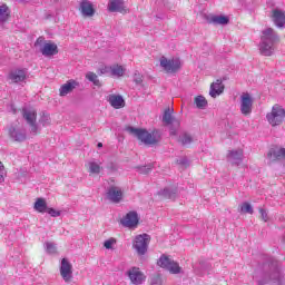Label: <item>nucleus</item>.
Returning <instances> with one entry per match:
<instances>
[{
	"mask_svg": "<svg viewBox=\"0 0 285 285\" xmlns=\"http://www.w3.org/2000/svg\"><path fill=\"white\" fill-rule=\"evenodd\" d=\"M173 112H175V109L168 107L165 109L163 114V122H165L166 126L169 127V132L173 137H177V131L179 130L181 122L179 119H177L175 116H173Z\"/></svg>",
	"mask_w": 285,
	"mask_h": 285,
	"instance_id": "20e7f679",
	"label": "nucleus"
},
{
	"mask_svg": "<svg viewBox=\"0 0 285 285\" xmlns=\"http://www.w3.org/2000/svg\"><path fill=\"white\" fill-rule=\"evenodd\" d=\"M240 112L245 115V117L253 112V97H250L248 92H244L240 96Z\"/></svg>",
	"mask_w": 285,
	"mask_h": 285,
	"instance_id": "ddd939ff",
	"label": "nucleus"
},
{
	"mask_svg": "<svg viewBox=\"0 0 285 285\" xmlns=\"http://www.w3.org/2000/svg\"><path fill=\"white\" fill-rule=\"evenodd\" d=\"M10 17V9L8 4L0 6V21L6 22Z\"/></svg>",
	"mask_w": 285,
	"mask_h": 285,
	"instance_id": "7c9ffc66",
	"label": "nucleus"
},
{
	"mask_svg": "<svg viewBox=\"0 0 285 285\" xmlns=\"http://www.w3.org/2000/svg\"><path fill=\"white\" fill-rule=\"evenodd\" d=\"M0 175H2L3 177H6V169L3 167V163L0 161Z\"/></svg>",
	"mask_w": 285,
	"mask_h": 285,
	"instance_id": "49530a36",
	"label": "nucleus"
},
{
	"mask_svg": "<svg viewBox=\"0 0 285 285\" xmlns=\"http://www.w3.org/2000/svg\"><path fill=\"white\" fill-rule=\"evenodd\" d=\"M46 249L50 255H55V253H57V246H55V243H46Z\"/></svg>",
	"mask_w": 285,
	"mask_h": 285,
	"instance_id": "e433bc0d",
	"label": "nucleus"
},
{
	"mask_svg": "<svg viewBox=\"0 0 285 285\" xmlns=\"http://www.w3.org/2000/svg\"><path fill=\"white\" fill-rule=\"evenodd\" d=\"M227 159L233 166H239L244 161V150H229L227 154Z\"/></svg>",
	"mask_w": 285,
	"mask_h": 285,
	"instance_id": "6ab92c4d",
	"label": "nucleus"
},
{
	"mask_svg": "<svg viewBox=\"0 0 285 285\" xmlns=\"http://www.w3.org/2000/svg\"><path fill=\"white\" fill-rule=\"evenodd\" d=\"M259 213L263 222H268V213H266V209L259 208Z\"/></svg>",
	"mask_w": 285,
	"mask_h": 285,
	"instance_id": "79ce46f5",
	"label": "nucleus"
},
{
	"mask_svg": "<svg viewBox=\"0 0 285 285\" xmlns=\"http://www.w3.org/2000/svg\"><path fill=\"white\" fill-rule=\"evenodd\" d=\"M101 75H112V66H106L100 69Z\"/></svg>",
	"mask_w": 285,
	"mask_h": 285,
	"instance_id": "58836bf2",
	"label": "nucleus"
},
{
	"mask_svg": "<svg viewBox=\"0 0 285 285\" xmlns=\"http://www.w3.org/2000/svg\"><path fill=\"white\" fill-rule=\"evenodd\" d=\"M224 92V85L222 80H216V82L210 85L209 95L215 99V97H219Z\"/></svg>",
	"mask_w": 285,
	"mask_h": 285,
	"instance_id": "b1692460",
	"label": "nucleus"
},
{
	"mask_svg": "<svg viewBox=\"0 0 285 285\" xmlns=\"http://www.w3.org/2000/svg\"><path fill=\"white\" fill-rule=\"evenodd\" d=\"M33 208L38 213H47V210H48V203H46V199H43V198H37Z\"/></svg>",
	"mask_w": 285,
	"mask_h": 285,
	"instance_id": "cd10ccee",
	"label": "nucleus"
},
{
	"mask_svg": "<svg viewBox=\"0 0 285 285\" xmlns=\"http://www.w3.org/2000/svg\"><path fill=\"white\" fill-rule=\"evenodd\" d=\"M134 81H135V83H141L142 81H144V79L141 78V73H135L134 75Z\"/></svg>",
	"mask_w": 285,
	"mask_h": 285,
	"instance_id": "c03bdc74",
	"label": "nucleus"
},
{
	"mask_svg": "<svg viewBox=\"0 0 285 285\" xmlns=\"http://www.w3.org/2000/svg\"><path fill=\"white\" fill-rule=\"evenodd\" d=\"M20 3H26L28 0H18Z\"/></svg>",
	"mask_w": 285,
	"mask_h": 285,
	"instance_id": "3c124183",
	"label": "nucleus"
},
{
	"mask_svg": "<svg viewBox=\"0 0 285 285\" xmlns=\"http://www.w3.org/2000/svg\"><path fill=\"white\" fill-rule=\"evenodd\" d=\"M107 8L109 12H120V14H128L129 12L124 0H109Z\"/></svg>",
	"mask_w": 285,
	"mask_h": 285,
	"instance_id": "2eb2a0df",
	"label": "nucleus"
},
{
	"mask_svg": "<svg viewBox=\"0 0 285 285\" xmlns=\"http://www.w3.org/2000/svg\"><path fill=\"white\" fill-rule=\"evenodd\" d=\"M91 83H94V86H101V82L99 81V78H96Z\"/></svg>",
	"mask_w": 285,
	"mask_h": 285,
	"instance_id": "de8ad7c7",
	"label": "nucleus"
},
{
	"mask_svg": "<svg viewBox=\"0 0 285 285\" xmlns=\"http://www.w3.org/2000/svg\"><path fill=\"white\" fill-rule=\"evenodd\" d=\"M80 10L83 17H94L95 16V7H92L91 2L88 0H82L80 2Z\"/></svg>",
	"mask_w": 285,
	"mask_h": 285,
	"instance_id": "5701e85b",
	"label": "nucleus"
},
{
	"mask_svg": "<svg viewBox=\"0 0 285 285\" xmlns=\"http://www.w3.org/2000/svg\"><path fill=\"white\" fill-rule=\"evenodd\" d=\"M150 170H153V165H147V166H140L138 167V171L141 175H148V173H150Z\"/></svg>",
	"mask_w": 285,
	"mask_h": 285,
	"instance_id": "4c0bfd02",
	"label": "nucleus"
},
{
	"mask_svg": "<svg viewBox=\"0 0 285 285\" xmlns=\"http://www.w3.org/2000/svg\"><path fill=\"white\" fill-rule=\"evenodd\" d=\"M158 195L164 197V199L175 200V198L178 197V189L177 187H167L158 191Z\"/></svg>",
	"mask_w": 285,
	"mask_h": 285,
	"instance_id": "4be33fe9",
	"label": "nucleus"
},
{
	"mask_svg": "<svg viewBox=\"0 0 285 285\" xmlns=\"http://www.w3.org/2000/svg\"><path fill=\"white\" fill-rule=\"evenodd\" d=\"M22 117L30 127L31 135H37V132H39V125H37V110L23 108Z\"/></svg>",
	"mask_w": 285,
	"mask_h": 285,
	"instance_id": "6e6552de",
	"label": "nucleus"
},
{
	"mask_svg": "<svg viewBox=\"0 0 285 285\" xmlns=\"http://www.w3.org/2000/svg\"><path fill=\"white\" fill-rule=\"evenodd\" d=\"M180 166H188V158H180L177 160Z\"/></svg>",
	"mask_w": 285,
	"mask_h": 285,
	"instance_id": "a18cd8bd",
	"label": "nucleus"
},
{
	"mask_svg": "<svg viewBox=\"0 0 285 285\" xmlns=\"http://www.w3.org/2000/svg\"><path fill=\"white\" fill-rule=\"evenodd\" d=\"M115 242H116L115 238L105 240V243H104L105 248H107V250H110V248H112V244H115Z\"/></svg>",
	"mask_w": 285,
	"mask_h": 285,
	"instance_id": "a19ab883",
	"label": "nucleus"
},
{
	"mask_svg": "<svg viewBox=\"0 0 285 285\" xmlns=\"http://www.w3.org/2000/svg\"><path fill=\"white\" fill-rule=\"evenodd\" d=\"M150 285H161V277L159 276H154L151 278Z\"/></svg>",
	"mask_w": 285,
	"mask_h": 285,
	"instance_id": "37998d69",
	"label": "nucleus"
},
{
	"mask_svg": "<svg viewBox=\"0 0 285 285\" xmlns=\"http://www.w3.org/2000/svg\"><path fill=\"white\" fill-rule=\"evenodd\" d=\"M79 82L77 80H68L65 85H62L59 89L60 97H66L67 95H70L75 88H78Z\"/></svg>",
	"mask_w": 285,
	"mask_h": 285,
	"instance_id": "aec40b11",
	"label": "nucleus"
},
{
	"mask_svg": "<svg viewBox=\"0 0 285 285\" xmlns=\"http://www.w3.org/2000/svg\"><path fill=\"white\" fill-rule=\"evenodd\" d=\"M160 66L166 72H177V70L181 68V61H179V59H167L163 57L160 59Z\"/></svg>",
	"mask_w": 285,
	"mask_h": 285,
	"instance_id": "f8f14e48",
	"label": "nucleus"
},
{
	"mask_svg": "<svg viewBox=\"0 0 285 285\" xmlns=\"http://www.w3.org/2000/svg\"><path fill=\"white\" fill-rule=\"evenodd\" d=\"M89 173H91L92 175H99V173H101V166L95 161H90Z\"/></svg>",
	"mask_w": 285,
	"mask_h": 285,
	"instance_id": "473e14b6",
	"label": "nucleus"
},
{
	"mask_svg": "<svg viewBox=\"0 0 285 285\" xmlns=\"http://www.w3.org/2000/svg\"><path fill=\"white\" fill-rule=\"evenodd\" d=\"M127 275L131 282V284L139 285L146 282V275L139 271V267H131L128 269Z\"/></svg>",
	"mask_w": 285,
	"mask_h": 285,
	"instance_id": "4468645a",
	"label": "nucleus"
},
{
	"mask_svg": "<svg viewBox=\"0 0 285 285\" xmlns=\"http://www.w3.org/2000/svg\"><path fill=\"white\" fill-rule=\"evenodd\" d=\"M273 21L277 28H284L285 24V14L282 10H274L273 11Z\"/></svg>",
	"mask_w": 285,
	"mask_h": 285,
	"instance_id": "393cba45",
	"label": "nucleus"
},
{
	"mask_svg": "<svg viewBox=\"0 0 285 285\" xmlns=\"http://www.w3.org/2000/svg\"><path fill=\"white\" fill-rule=\"evenodd\" d=\"M267 157L272 161H277V159H284V157H285V148H281V149L272 148L267 153Z\"/></svg>",
	"mask_w": 285,
	"mask_h": 285,
	"instance_id": "bb28decb",
	"label": "nucleus"
},
{
	"mask_svg": "<svg viewBox=\"0 0 285 285\" xmlns=\"http://www.w3.org/2000/svg\"><path fill=\"white\" fill-rule=\"evenodd\" d=\"M60 275L67 284L72 282V264L68 262V258H62L60 264Z\"/></svg>",
	"mask_w": 285,
	"mask_h": 285,
	"instance_id": "9b49d317",
	"label": "nucleus"
},
{
	"mask_svg": "<svg viewBox=\"0 0 285 285\" xmlns=\"http://www.w3.org/2000/svg\"><path fill=\"white\" fill-rule=\"evenodd\" d=\"M240 213L244 214H248V215H253L254 210H253V206L249 203H243L240 205Z\"/></svg>",
	"mask_w": 285,
	"mask_h": 285,
	"instance_id": "72a5a7b5",
	"label": "nucleus"
},
{
	"mask_svg": "<svg viewBox=\"0 0 285 285\" xmlns=\"http://www.w3.org/2000/svg\"><path fill=\"white\" fill-rule=\"evenodd\" d=\"M253 279L256 285H285V275L279 267V262L273 258L258 265Z\"/></svg>",
	"mask_w": 285,
	"mask_h": 285,
	"instance_id": "f257e3e1",
	"label": "nucleus"
},
{
	"mask_svg": "<svg viewBox=\"0 0 285 285\" xmlns=\"http://www.w3.org/2000/svg\"><path fill=\"white\" fill-rule=\"evenodd\" d=\"M48 215H50L51 217H61V212L60 210H57L52 207H47V212Z\"/></svg>",
	"mask_w": 285,
	"mask_h": 285,
	"instance_id": "c9c22d12",
	"label": "nucleus"
},
{
	"mask_svg": "<svg viewBox=\"0 0 285 285\" xmlns=\"http://www.w3.org/2000/svg\"><path fill=\"white\" fill-rule=\"evenodd\" d=\"M148 244H150V235L142 234L136 236L132 247L138 255H146L148 253Z\"/></svg>",
	"mask_w": 285,
	"mask_h": 285,
	"instance_id": "1a4fd4ad",
	"label": "nucleus"
},
{
	"mask_svg": "<svg viewBox=\"0 0 285 285\" xmlns=\"http://www.w3.org/2000/svg\"><path fill=\"white\" fill-rule=\"evenodd\" d=\"M126 69L120 65L111 66V77H124Z\"/></svg>",
	"mask_w": 285,
	"mask_h": 285,
	"instance_id": "c756f323",
	"label": "nucleus"
},
{
	"mask_svg": "<svg viewBox=\"0 0 285 285\" xmlns=\"http://www.w3.org/2000/svg\"><path fill=\"white\" fill-rule=\"evenodd\" d=\"M108 101L112 108L119 110V108H124L126 106V100L120 95H109Z\"/></svg>",
	"mask_w": 285,
	"mask_h": 285,
	"instance_id": "412c9836",
	"label": "nucleus"
},
{
	"mask_svg": "<svg viewBox=\"0 0 285 285\" xmlns=\"http://www.w3.org/2000/svg\"><path fill=\"white\" fill-rule=\"evenodd\" d=\"M195 105H196V108H198L199 110H204V108L208 106V100H206L204 96H197L195 98Z\"/></svg>",
	"mask_w": 285,
	"mask_h": 285,
	"instance_id": "2f4dec72",
	"label": "nucleus"
},
{
	"mask_svg": "<svg viewBox=\"0 0 285 285\" xmlns=\"http://www.w3.org/2000/svg\"><path fill=\"white\" fill-rule=\"evenodd\" d=\"M86 79H88V81L94 82L96 79H98V77H97V73H95V72H92V71H89V72H87V75H86Z\"/></svg>",
	"mask_w": 285,
	"mask_h": 285,
	"instance_id": "ea45409f",
	"label": "nucleus"
},
{
	"mask_svg": "<svg viewBox=\"0 0 285 285\" xmlns=\"http://www.w3.org/2000/svg\"><path fill=\"white\" fill-rule=\"evenodd\" d=\"M126 130L129 135L137 137V139L145 144V146H157V144L161 141V136L159 135L158 130L149 132L146 129L135 128L132 126L126 127Z\"/></svg>",
	"mask_w": 285,
	"mask_h": 285,
	"instance_id": "7ed1b4c3",
	"label": "nucleus"
},
{
	"mask_svg": "<svg viewBox=\"0 0 285 285\" xmlns=\"http://www.w3.org/2000/svg\"><path fill=\"white\" fill-rule=\"evenodd\" d=\"M40 46V52L43 57H55V55H59V47L55 42H46V38L39 37L36 42L35 47Z\"/></svg>",
	"mask_w": 285,
	"mask_h": 285,
	"instance_id": "39448f33",
	"label": "nucleus"
},
{
	"mask_svg": "<svg viewBox=\"0 0 285 285\" xmlns=\"http://www.w3.org/2000/svg\"><path fill=\"white\" fill-rule=\"evenodd\" d=\"M157 265L160 266V268L169 271L171 275H179V273H181V267H179V264L164 254L158 259Z\"/></svg>",
	"mask_w": 285,
	"mask_h": 285,
	"instance_id": "0eeeda50",
	"label": "nucleus"
},
{
	"mask_svg": "<svg viewBox=\"0 0 285 285\" xmlns=\"http://www.w3.org/2000/svg\"><path fill=\"white\" fill-rule=\"evenodd\" d=\"M28 71L26 69H13L9 72L8 79L12 83H21L26 79Z\"/></svg>",
	"mask_w": 285,
	"mask_h": 285,
	"instance_id": "f3484780",
	"label": "nucleus"
},
{
	"mask_svg": "<svg viewBox=\"0 0 285 285\" xmlns=\"http://www.w3.org/2000/svg\"><path fill=\"white\" fill-rule=\"evenodd\" d=\"M285 118V109L282 107V105H274L272 107V111L266 115V119L268 124L273 127L281 126V124H284Z\"/></svg>",
	"mask_w": 285,
	"mask_h": 285,
	"instance_id": "423d86ee",
	"label": "nucleus"
},
{
	"mask_svg": "<svg viewBox=\"0 0 285 285\" xmlns=\"http://www.w3.org/2000/svg\"><path fill=\"white\" fill-rule=\"evenodd\" d=\"M120 224L125 226V228H135L137 224H139V216L137 212H129L127 215L120 220Z\"/></svg>",
	"mask_w": 285,
	"mask_h": 285,
	"instance_id": "dca6fc26",
	"label": "nucleus"
},
{
	"mask_svg": "<svg viewBox=\"0 0 285 285\" xmlns=\"http://www.w3.org/2000/svg\"><path fill=\"white\" fill-rule=\"evenodd\" d=\"M212 23L215 26H228V23H230V19L226 16H214L212 17Z\"/></svg>",
	"mask_w": 285,
	"mask_h": 285,
	"instance_id": "c85d7f7f",
	"label": "nucleus"
},
{
	"mask_svg": "<svg viewBox=\"0 0 285 285\" xmlns=\"http://www.w3.org/2000/svg\"><path fill=\"white\" fill-rule=\"evenodd\" d=\"M9 136L13 141H26L27 134L24 128H17L14 126H11L9 128Z\"/></svg>",
	"mask_w": 285,
	"mask_h": 285,
	"instance_id": "a211bd4d",
	"label": "nucleus"
},
{
	"mask_svg": "<svg viewBox=\"0 0 285 285\" xmlns=\"http://www.w3.org/2000/svg\"><path fill=\"white\" fill-rule=\"evenodd\" d=\"M39 122H40L42 126H50V124H51L50 115L43 112L42 116L40 117Z\"/></svg>",
	"mask_w": 285,
	"mask_h": 285,
	"instance_id": "f704fd0d",
	"label": "nucleus"
},
{
	"mask_svg": "<svg viewBox=\"0 0 285 285\" xmlns=\"http://www.w3.org/2000/svg\"><path fill=\"white\" fill-rule=\"evenodd\" d=\"M177 141H178V144H180V146L188 147V146H190V144H193V141H195V139L193 138V135H190V132L183 131L178 136Z\"/></svg>",
	"mask_w": 285,
	"mask_h": 285,
	"instance_id": "a878e982",
	"label": "nucleus"
},
{
	"mask_svg": "<svg viewBox=\"0 0 285 285\" xmlns=\"http://www.w3.org/2000/svg\"><path fill=\"white\" fill-rule=\"evenodd\" d=\"M107 199L111 202V204H121L124 202V189L119 186H109L107 188Z\"/></svg>",
	"mask_w": 285,
	"mask_h": 285,
	"instance_id": "9d476101",
	"label": "nucleus"
},
{
	"mask_svg": "<svg viewBox=\"0 0 285 285\" xmlns=\"http://www.w3.org/2000/svg\"><path fill=\"white\" fill-rule=\"evenodd\" d=\"M279 41V36L273 30L267 28L263 31L259 43V52L263 57H272L275 53V45Z\"/></svg>",
	"mask_w": 285,
	"mask_h": 285,
	"instance_id": "f03ea898",
	"label": "nucleus"
},
{
	"mask_svg": "<svg viewBox=\"0 0 285 285\" xmlns=\"http://www.w3.org/2000/svg\"><path fill=\"white\" fill-rule=\"evenodd\" d=\"M6 181L4 176H2V174H0V184H3Z\"/></svg>",
	"mask_w": 285,
	"mask_h": 285,
	"instance_id": "09e8293b",
	"label": "nucleus"
},
{
	"mask_svg": "<svg viewBox=\"0 0 285 285\" xmlns=\"http://www.w3.org/2000/svg\"><path fill=\"white\" fill-rule=\"evenodd\" d=\"M98 148H104V144L98 142Z\"/></svg>",
	"mask_w": 285,
	"mask_h": 285,
	"instance_id": "8fccbe9b",
	"label": "nucleus"
}]
</instances>
